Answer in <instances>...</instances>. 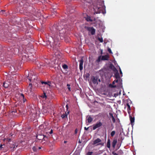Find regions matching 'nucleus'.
Instances as JSON below:
<instances>
[{
	"label": "nucleus",
	"mask_w": 155,
	"mask_h": 155,
	"mask_svg": "<svg viewBox=\"0 0 155 155\" xmlns=\"http://www.w3.org/2000/svg\"><path fill=\"white\" fill-rule=\"evenodd\" d=\"M54 27L55 30H54V31L56 30L57 31L53 34L52 36H48L46 38V41L49 43L48 44H50L53 48L59 45L58 42L60 39H62L65 38L68 31L67 25L61 23L60 25H55Z\"/></svg>",
	"instance_id": "f257e3e1"
},
{
	"label": "nucleus",
	"mask_w": 155,
	"mask_h": 155,
	"mask_svg": "<svg viewBox=\"0 0 155 155\" xmlns=\"http://www.w3.org/2000/svg\"><path fill=\"white\" fill-rule=\"evenodd\" d=\"M54 55L55 56L53 60L52 61L51 63L53 66H54V64H58V60L61 57L59 53L58 52H55Z\"/></svg>",
	"instance_id": "f03ea898"
},
{
	"label": "nucleus",
	"mask_w": 155,
	"mask_h": 155,
	"mask_svg": "<svg viewBox=\"0 0 155 155\" xmlns=\"http://www.w3.org/2000/svg\"><path fill=\"white\" fill-rule=\"evenodd\" d=\"M27 78L30 82H35L36 81L37 77L35 75H33L31 71L28 74V75L27 76Z\"/></svg>",
	"instance_id": "7ed1b4c3"
},
{
	"label": "nucleus",
	"mask_w": 155,
	"mask_h": 155,
	"mask_svg": "<svg viewBox=\"0 0 155 155\" xmlns=\"http://www.w3.org/2000/svg\"><path fill=\"white\" fill-rule=\"evenodd\" d=\"M22 21L24 23V24L26 27H27L29 25H31V21L28 18L22 19Z\"/></svg>",
	"instance_id": "20e7f679"
},
{
	"label": "nucleus",
	"mask_w": 155,
	"mask_h": 155,
	"mask_svg": "<svg viewBox=\"0 0 155 155\" xmlns=\"http://www.w3.org/2000/svg\"><path fill=\"white\" fill-rule=\"evenodd\" d=\"M101 8L100 7L98 6H94L93 7V9L94 12V14H98L101 12Z\"/></svg>",
	"instance_id": "39448f33"
},
{
	"label": "nucleus",
	"mask_w": 155,
	"mask_h": 155,
	"mask_svg": "<svg viewBox=\"0 0 155 155\" xmlns=\"http://www.w3.org/2000/svg\"><path fill=\"white\" fill-rule=\"evenodd\" d=\"M48 137V136L42 134H38L37 136V139L39 140H46Z\"/></svg>",
	"instance_id": "423d86ee"
},
{
	"label": "nucleus",
	"mask_w": 155,
	"mask_h": 155,
	"mask_svg": "<svg viewBox=\"0 0 155 155\" xmlns=\"http://www.w3.org/2000/svg\"><path fill=\"white\" fill-rule=\"evenodd\" d=\"M113 67L114 68L113 71L115 72V77L116 79H119L120 78V76L118 70L115 67H114L113 66Z\"/></svg>",
	"instance_id": "0eeeda50"
},
{
	"label": "nucleus",
	"mask_w": 155,
	"mask_h": 155,
	"mask_svg": "<svg viewBox=\"0 0 155 155\" xmlns=\"http://www.w3.org/2000/svg\"><path fill=\"white\" fill-rule=\"evenodd\" d=\"M87 30L91 32L92 35H94L95 34V30L93 27H88L87 28Z\"/></svg>",
	"instance_id": "6e6552de"
},
{
	"label": "nucleus",
	"mask_w": 155,
	"mask_h": 155,
	"mask_svg": "<svg viewBox=\"0 0 155 155\" xmlns=\"http://www.w3.org/2000/svg\"><path fill=\"white\" fill-rule=\"evenodd\" d=\"M102 125V124L101 122H97L96 124L93 125V129L95 130L97 128L101 127Z\"/></svg>",
	"instance_id": "1a4fd4ad"
},
{
	"label": "nucleus",
	"mask_w": 155,
	"mask_h": 155,
	"mask_svg": "<svg viewBox=\"0 0 155 155\" xmlns=\"http://www.w3.org/2000/svg\"><path fill=\"white\" fill-rule=\"evenodd\" d=\"M17 145L15 143L10 144V147L11 150H14L16 147H17Z\"/></svg>",
	"instance_id": "9d476101"
},
{
	"label": "nucleus",
	"mask_w": 155,
	"mask_h": 155,
	"mask_svg": "<svg viewBox=\"0 0 155 155\" xmlns=\"http://www.w3.org/2000/svg\"><path fill=\"white\" fill-rule=\"evenodd\" d=\"M91 80L94 84L97 83L98 84L97 81L98 80V78L97 77L93 76L91 78Z\"/></svg>",
	"instance_id": "9b49d317"
},
{
	"label": "nucleus",
	"mask_w": 155,
	"mask_h": 155,
	"mask_svg": "<svg viewBox=\"0 0 155 155\" xmlns=\"http://www.w3.org/2000/svg\"><path fill=\"white\" fill-rule=\"evenodd\" d=\"M50 107H45L43 108V111L44 114H46L48 113H49L51 111V109H49Z\"/></svg>",
	"instance_id": "f8f14e48"
},
{
	"label": "nucleus",
	"mask_w": 155,
	"mask_h": 155,
	"mask_svg": "<svg viewBox=\"0 0 155 155\" xmlns=\"http://www.w3.org/2000/svg\"><path fill=\"white\" fill-rule=\"evenodd\" d=\"M109 119L110 120L111 119L113 123H114L115 122V119L113 115V114L111 113H109Z\"/></svg>",
	"instance_id": "ddd939ff"
},
{
	"label": "nucleus",
	"mask_w": 155,
	"mask_h": 155,
	"mask_svg": "<svg viewBox=\"0 0 155 155\" xmlns=\"http://www.w3.org/2000/svg\"><path fill=\"white\" fill-rule=\"evenodd\" d=\"M84 62L83 59L82 58L80 61L79 64V69L81 71L83 69V64Z\"/></svg>",
	"instance_id": "4468645a"
},
{
	"label": "nucleus",
	"mask_w": 155,
	"mask_h": 155,
	"mask_svg": "<svg viewBox=\"0 0 155 155\" xmlns=\"http://www.w3.org/2000/svg\"><path fill=\"white\" fill-rule=\"evenodd\" d=\"M101 141V140L100 139L97 138V139L94 140L93 143V145L96 144L97 143L100 142Z\"/></svg>",
	"instance_id": "2eb2a0df"
},
{
	"label": "nucleus",
	"mask_w": 155,
	"mask_h": 155,
	"mask_svg": "<svg viewBox=\"0 0 155 155\" xmlns=\"http://www.w3.org/2000/svg\"><path fill=\"white\" fill-rule=\"evenodd\" d=\"M129 117L130 123L132 124L134 123V117H132L130 115H129Z\"/></svg>",
	"instance_id": "dca6fc26"
},
{
	"label": "nucleus",
	"mask_w": 155,
	"mask_h": 155,
	"mask_svg": "<svg viewBox=\"0 0 155 155\" xmlns=\"http://www.w3.org/2000/svg\"><path fill=\"white\" fill-rule=\"evenodd\" d=\"M9 84V83L8 81L5 82L3 84V86L5 88H6L8 87Z\"/></svg>",
	"instance_id": "f3484780"
},
{
	"label": "nucleus",
	"mask_w": 155,
	"mask_h": 155,
	"mask_svg": "<svg viewBox=\"0 0 155 155\" xmlns=\"http://www.w3.org/2000/svg\"><path fill=\"white\" fill-rule=\"evenodd\" d=\"M88 118H87V122L88 123H90L92 122L93 120V118L91 117L90 116H87Z\"/></svg>",
	"instance_id": "a211bd4d"
},
{
	"label": "nucleus",
	"mask_w": 155,
	"mask_h": 155,
	"mask_svg": "<svg viewBox=\"0 0 155 155\" xmlns=\"http://www.w3.org/2000/svg\"><path fill=\"white\" fill-rule=\"evenodd\" d=\"M41 83L42 84H47L49 87L51 86V83L50 82L48 81V82H47L42 81L41 82Z\"/></svg>",
	"instance_id": "6ab92c4d"
},
{
	"label": "nucleus",
	"mask_w": 155,
	"mask_h": 155,
	"mask_svg": "<svg viewBox=\"0 0 155 155\" xmlns=\"http://www.w3.org/2000/svg\"><path fill=\"white\" fill-rule=\"evenodd\" d=\"M117 142V140H114L112 143V147L114 148L115 147V146Z\"/></svg>",
	"instance_id": "aec40b11"
},
{
	"label": "nucleus",
	"mask_w": 155,
	"mask_h": 155,
	"mask_svg": "<svg viewBox=\"0 0 155 155\" xmlns=\"http://www.w3.org/2000/svg\"><path fill=\"white\" fill-rule=\"evenodd\" d=\"M86 19L87 21L92 22L93 21L91 19V18L90 16H87Z\"/></svg>",
	"instance_id": "412c9836"
},
{
	"label": "nucleus",
	"mask_w": 155,
	"mask_h": 155,
	"mask_svg": "<svg viewBox=\"0 0 155 155\" xmlns=\"http://www.w3.org/2000/svg\"><path fill=\"white\" fill-rule=\"evenodd\" d=\"M31 87H32V84H29V86L28 87V89L29 91H30V92H31Z\"/></svg>",
	"instance_id": "4be33fe9"
},
{
	"label": "nucleus",
	"mask_w": 155,
	"mask_h": 155,
	"mask_svg": "<svg viewBox=\"0 0 155 155\" xmlns=\"http://www.w3.org/2000/svg\"><path fill=\"white\" fill-rule=\"evenodd\" d=\"M108 59V57L107 55H104L102 56V60H107Z\"/></svg>",
	"instance_id": "5701e85b"
},
{
	"label": "nucleus",
	"mask_w": 155,
	"mask_h": 155,
	"mask_svg": "<svg viewBox=\"0 0 155 155\" xmlns=\"http://www.w3.org/2000/svg\"><path fill=\"white\" fill-rule=\"evenodd\" d=\"M107 147L108 148L110 147V139L108 140L107 143Z\"/></svg>",
	"instance_id": "b1692460"
},
{
	"label": "nucleus",
	"mask_w": 155,
	"mask_h": 155,
	"mask_svg": "<svg viewBox=\"0 0 155 155\" xmlns=\"http://www.w3.org/2000/svg\"><path fill=\"white\" fill-rule=\"evenodd\" d=\"M41 97L43 98L46 99L47 98V96L46 95L45 93L44 92V94L41 96Z\"/></svg>",
	"instance_id": "393cba45"
},
{
	"label": "nucleus",
	"mask_w": 155,
	"mask_h": 155,
	"mask_svg": "<svg viewBox=\"0 0 155 155\" xmlns=\"http://www.w3.org/2000/svg\"><path fill=\"white\" fill-rule=\"evenodd\" d=\"M46 134H51L53 133V130L52 129H51L50 131H47L46 132Z\"/></svg>",
	"instance_id": "a878e982"
},
{
	"label": "nucleus",
	"mask_w": 155,
	"mask_h": 155,
	"mask_svg": "<svg viewBox=\"0 0 155 155\" xmlns=\"http://www.w3.org/2000/svg\"><path fill=\"white\" fill-rule=\"evenodd\" d=\"M20 98L21 99V100H23L24 102H25V100L24 98V95L23 94H21Z\"/></svg>",
	"instance_id": "bb28decb"
},
{
	"label": "nucleus",
	"mask_w": 155,
	"mask_h": 155,
	"mask_svg": "<svg viewBox=\"0 0 155 155\" xmlns=\"http://www.w3.org/2000/svg\"><path fill=\"white\" fill-rule=\"evenodd\" d=\"M115 134V131H113L111 133V137H113Z\"/></svg>",
	"instance_id": "cd10ccee"
},
{
	"label": "nucleus",
	"mask_w": 155,
	"mask_h": 155,
	"mask_svg": "<svg viewBox=\"0 0 155 155\" xmlns=\"http://www.w3.org/2000/svg\"><path fill=\"white\" fill-rule=\"evenodd\" d=\"M109 87L111 88H114L116 87V86L114 85L113 84H109Z\"/></svg>",
	"instance_id": "c85d7f7f"
},
{
	"label": "nucleus",
	"mask_w": 155,
	"mask_h": 155,
	"mask_svg": "<svg viewBox=\"0 0 155 155\" xmlns=\"http://www.w3.org/2000/svg\"><path fill=\"white\" fill-rule=\"evenodd\" d=\"M63 68L64 69H66L68 68V66L66 64H64L62 66Z\"/></svg>",
	"instance_id": "c756f323"
},
{
	"label": "nucleus",
	"mask_w": 155,
	"mask_h": 155,
	"mask_svg": "<svg viewBox=\"0 0 155 155\" xmlns=\"http://www.w3.org/2000/svg\"><path fill=\"white\" fill-rule=\"evenodd\" d=\"M67 114L66 113L65 114L62 115H61V117L62 118H64L65 117H67Z\"/></svg>",
	"instance_id": "7c9ffc66"
},
{
	"label": "nucleus",
	"mask_w": 155,
	"mask_h": 155,
	"mask_svg": "<svg viewBox=\"0 0 155 155\" xmlns=\"http://www.w3.org/2000/svg\"><path fill=\"white\" fill-rule=\"evenodd\" d=\"M93 152L92 151L88 152L86 155H92Z\"/></svg>",
	"instance_id": "2f4dec72"
},
{
	"label": "nucleus",
	"mask_w": 155,
	"mask_h": 155,
	"mask_svg": "<svg viewBox=\"0 0 155 155\" xmlns=\"http://www.w3.org/2000/svg\"><path fill=\"white\" fill-rule=\"evenodd\" d=\"M113 66L114 67H115L114 66L113 64H110V68L112 69V70H113H113H114V68L113 67Z\"/></svg>",
	"instance_id": "473e14b6"
},
{
	"label": "nucleus",
	"mask_w": 155,
	"mask_h": 155,
	"mask_svg": "<svg viewBox=\"0 0 155 155\" xmlns=\"http://www.w3.org/2000/svg\"><path fill=\"white\" fill-rule=\"evenodd\" d=\"M98 40L101 42H102L103 41L102 38H98Z\"/></svg>",
	"instance_id": "72a5a7b5"
},
{
	"label": "nucleus",
	"mask_w": 155,
	"mask_h": 155,
	"mask_svg": "<svg viewBox=\"0 0 155 155\" xmlns=\"http://www.w3.org/2000/svg\"><path fill=\"white\" fill-rule=\"evenodd\" d=\"M52 12L54 14H55V13L56 12V11L55 10V8H53V10L52 11Z\"/></svg>",
	"instance_id": "f704fd0d"
},
{
	"label": "nucleus",
	"mask_w": 155,
	"mask_h": 155,
	"mask_svg": "<svg viewBox=\"0 0 155 155\" xmlns=\"http://www.w3.org/2000/svg\"><path fill=\"white\" fill-rule=\"evenodd\" d=\"M127 107H128V109H127L128 110H130V106L128 103H127Z\"/></svg>",
	"instance_id": "c9c22d12"
},
{
	"label": "nucleus",
	"mask_w": 155,
	"mask_h": 155,
	"mask_svg": "<svg viewBox=\"0 0 155 155\" xmlns=\"http://www.w3.org/2000/svg\"><path fill=\"white\" fill-rule=\"evenodd\" d=\"M118 81V80L117 79V80H114V81H113L112 82V84L114 85V84L115 83V82H117Z\"/></svg>",
	"instance_id": "e433bc0d"
},
{
	"label": "nucleus",
	"mask_w": 155,
	"mask_h": 155,
	"mask_svg": "<svg viewBox=\"0 0 155 155\" xmlns=\"http://www.w3.org/2000/svg\"><path fill=\"white\" fill-rule=\"evenodd\" d=\"M108 51L110 53H112V52L111 49L110 48H108Z\"/></svg>",
	"instance_id": "4c0bfd02"
},
{
	"label": "nucleus",
	"mask_w": 155,
	"mask_h": 155,
	"mask_svg": "<svg viewBox=\"0 0 155 155\" xmlns=\"http://www.w3.org/2000/svg\"><path fill=\"white\" fill-rule=\"evenodd\" d=\"M112 154L114 155H118V154L115 153L114 151H113Z\"/></svg>",
	"instance_id": "58836bf2"
},
{
	"label": "nucleus",
	"mask_w": 155,
	"mask_h": 155,
	"mask_svg": "<svg viewBox=\"0 0 155 155\" xmlns=\"http://www.w3.org/2000/svg\"><path fill=\"white\" fill-rule=\"evenodd\" d=\"M32 149L34 151H35L36 150V148L35 147H33L32 148Z\"/></svg>",
	"instance_id": "ea45409f"
},
{
	"label": "nucleus",
	"mask_w": 155,
	"mask_h": 155,
	"mask_svg": "<svg viewBox=\"0 0 155 155\" xmlns=\"http://www.w3.org/2000/svg\"><path fill=\"white\" fill-rule=\"evenodd\" d=\"M119 70H120V74H122V72L121 70V69L120 68H119Z\"/></svg>",
	"instance_id": "a19ab883"
},
{
	"label": "nucleus",
	"mask_w": 155,
	"mask_h": 155,
	"mask_svg": "<svg viewBox=\"0 0 155 155\" xmlns=\"http://www.w3.org/2000/svg\"><path fill=\"white\" fill-rule=\"evenodd\" d=\"M3 146V145H2V144H1L0 145V150H1L3 148V147H2Z\"/></svg>",
	"instance_id": "79ce46f5"
},
{
	"label": "nucleus",
	"mask_w": 155,
	"mask_h": 155,
	"mask_svg": "<svg viewBox=\"0 0 155 155\" xmlns=\"http://www.w3.org/2000/svg\"><path fill=\"white\" fill-rule=\"evenodd\" d=\"M88 128H89V127L87 128L86 127H85L84 128V130H88Z\"/></svg>",
	"instance_id": "37998d69"
},
{
	"label": "nucleus",
	"mask_w": 155,
	"mask_h": 155,
	"mask_svg": "<svg viewBox=\"0 0 155 155\" xmlns=\"http://www.w3.org/2000/svg\"><path fill=\"white\" fill-rule=\"evenodd\" d=\"M68 90L70 91H71V87H68Z\"/></svg>",
	"instance_id": "c03bdc74"
},
{
	"label": "nucleus",
	"mask_w": 155,
	"mask_h": 155,
	"mask_svg": "<svg viewBox=\"0 0 155 155\" xmlns=\"http://www.w3.org/2000/svg\"><path fill=\"white\" fill-rule=\"evenodd\" d=\"M118 152H120V153H123V151L121 150H119L118 151Z\"/></svg>",
	"instance_id": "a18cd8bd"
},
{
	"label": "nucleus",
	"mask_w": 155,
	"mask_h": 155,
	"mask_svg": "<svg viewBox=\"0 0 155 155\" xmlns=\"http://www.w3.org/2000/svg\"><path fill=\"white\" fill-rule=\"evenodd\" d=\"M66 107L67 108V109L68 110V104H67L66 106Z\"/></svg>",
	"instance_id": "49530a36"
},
{
	"label": "nucleus",
	"mask_w": 155,
	"mask_h": 155,
	"mask_svg": "<svg viewBox=\"0 0 155 155\" xmlns=\"http://www.w3.org/2000/svg\"><path fill=\"white\" fill-rule=\"evenodd\" d=\"M67 86L68 87H70V85L69 84H67Z\"/></svg>",
	"instance_id": "de8ad7c7"
},
{
	"label": "nucleus",
	"mask_w": 155,
	"mask_h": 155,
	"mask_svg": "<svg viewBox=\"0 0 155 155\" xmlns=\"http://www.w3.org/2000/svg\"><path fill=\"white\" fill-rule=\"evenodd\" d=\"M75 133L76 134L77 133V129H76L75 130Z\"/></svg>",
	"instance_id": "09e8293b"
},
{
	"label": "nucleus",
	"mask_w": 155,
	"mask_h": 155,
	"mask_svg": "<svg viewBox=\"0 0 155 155\" xmlns=\"http://www.w3.org/2000/svg\"><path fill=\"white\" fill-rule=\"evenodd\" d=\"M100 57H99V58H98V60H99L98 61H99L100 59Z\"/></svg>",
	"instance_id": "8fccbe9b"
},
{
	"label": "nucleus",
	"mask_w": 155,
	"mask_h": 155,
	"mask_svg": "<svg viewBox=\"0 0 155 155\" xmlns=\"http://www.w3.org/2000/svg\"><path fill=\"white\" fill-rule=\"evenodd\" d=\"M10 136H12V135H12V134H10Z\"/></svg>",
	"instance_id": "3c124183"
},
{
	"label": "nucleus",
	"mask_w": 155,
	"mask_h": 155,
	"mask_svg": "<svg viewBox=\"0 0 155 155\" xmlns=\"http://www.w3.org/2000/svg\"><path fill=\"white\" fill-rule=\"evenodd\" d=\"M78 143H81V142L80 140H79L78 141Z\"/></svg>",
	"instance_id": "603ef678"
},
{
	"label": "nucleus",
	"mask_w": 155,
	"mask_h": 155,
	"mask_svg": "<svg viewBox=\"0 0 155 155\" xmlns=\"http://www.w3.org/2000/svg\"><path fill=\"white\" fill-rule=\"evenodd\" d=\"M16 51L17 52L18 51V49H16Z\"/></svg>",
	"instance_id": "864d4df0"
},
{
	"label": "nucleus",
	"mask_w": 155,
	"mask_h": 155,
	"mask_svg": "<svg viewBox=\"0 0 155 155\" xmlns=\"http://www.w3.org/2000/svg\"><path fill=\"white\" fill-rule=\"evenodd\" d=\"M38 148H39V149H41V147H38Z\"/></svg>",
	"instance_id": "5fc2aeb1"
},
{
	"label": "nucleus",
	"mask_w": 155,
	"mask_h": 155,
	"mask_svg": "<svg viewBox=\"0 0 155 155\" xmlns=\"http://www.w3.org/2000/svg\"><path fill=\"white\" fill-rule=\"evenodd\" d=\"M98 81H99V82H100V79H99L98 80Z\"/></svg>",
	"instance_id": "6e6d98bb"
},
{
	"label": "nucleus",
	"mask_w": 155,
	"mask_h": 155,
	"mask_svg": "<svg viewBox=\"0 0 155 155\" xmlns=\"http://www.w3.org/2000/svg\"><path fill=\"white\" fill-rule=\"evenodd\" d=\"M12 68H13V69H14V66H12Z\"/></svg>",
	"instance_id": "4d7b16f0"
},
{
	"label": "nucleus",
	"mask_w": 155,
	"mask_h": 155,
	"mask_svg": "<svg viewBox=\"0 0 155 155\" xmlns=\"http://www.w3.org/2000/svg\"><path fill=\"white\" fill-rule=\"evenodd\" d=\"M74 60H76V58L75 57L74 58Z\"/></svg>",
	"instance_id": "13d9d810"
},
{
	"label": "nucleus",
	"mask_w": 155,
	"mask_h": 155,
	"mask_svg": "<svg viewBox=\"0 0 155 155\" xmlns=\"http://www.w3.org/2000/svg\"><path fill=\"white\" fill-rule=\"evenodd\" d=\"M11 68V69H12V70H13V69H12V68Z\"/></svg>",
	"instance_id": "bf43d9fd"
},
{
	"label": "nucleus",
	"mask_w": 155,
	"mask_h": 155,
	"mask_svg": "<svg viewBox=\"0 0 155 155\" xmlns=\"http://www.w3.org/2000/svg\"><path fill=\"white\" fill-rule=\"evenodd\" d=\"M64 143H65L66 142L65 141H64Z\"/></svg>",
	"instance_id": "052dcab7"
},
{
	"label": "nucleus",
	"mask_w": 155,
	"mask_h": 155,
	"mask_svg": "<svg viewBox=\"0 0 155 155\" xmlns=\"http://www.w3.org/2000/svg\"><path fill=\"white\" fill-rule=\"evenodd\" d=\"M8 140H8L9 141L10 140V139H9Z\"/></svg>",
	"instance_id": "680f3d73"
}]
</instances>
